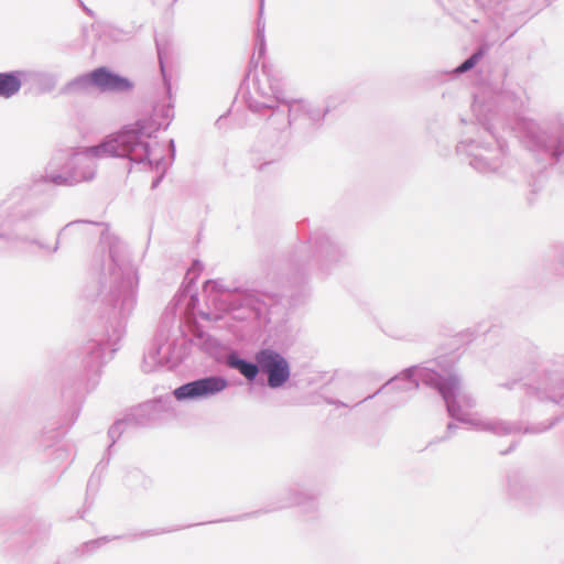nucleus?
<instances>
[{
    "label": "nucleus",
    "mask_w": 564,
    "mask_h": 564,
    "mask_svg": "<svg viewBox=\"0 0 564 564\" xmlns=\"http://www.w3.org/2000/svg\"><path fill=\"white\" fill-rule=\"evenodd\" d=\"M551 1L552 0H535L536 8L541 9V8L547 7V6H550Z\"/></svg>",
    "instance_id": "f3484780"
},
{
    "label": "nucleus",
    "mask_w": 564,
    "mask_h": 564,
    "mask_svg": "<svg viewBox=\"0 0 564 564\" xmlns=\"http://www.w3.org/2000/svg\"><path fill=\"white\" fill-rule=\"evenodd\" d=\"M518 446V442H512V444L510 445V447L503 452H501L500 454L501 455H507L509 454L510 452H512L516 447Z\"/></svg>",
    "instance_id": "a211bd4d"
},
{
    "label": "nucleus",
    "mask_w": 564,
    "mask_h": 564,
    "mask_svg": "<svg viewBox=\"0 0 564 564\" xmlns=\"http://www.w3.org/2000/svg\"><path fill=\"white\" fill-rule=\"evenodd\" d=\"M512 169L517 170V172L521 173L522 174V178L524 180V183L528 185V186H531V180L528 178L527 174L522 171L521 166L514 164L512 166Z\"/></svg>",
    "instance_id": "dca6fc26"
},
{
    "label": "nucleus",
    "mask_w": 564,
    "mask_h": 564,
    "mask_svg": "<svg viewBox=\"0 0 564 564\" xmlns=\"http://www.w3.org/2000/svg\"><path fill=\"white\" fill-rule=\"evenodd\" d=\"M508 495L520 505H530L538 497L535 487L520 471H511L508 477Z\"/></svg>",
    "instance_id": "0eeeda50"
},
{
    "label": "nucleus",
    "mask_w": 564,
    "mask_h": 564,
    "mask_svg": "<svg viewBox=\"0 0 564 564\" xmlns=\"http://www.w3.org/2000/svg\"><path fill=\"white\" fill-rule=\"evenodd\" d=\"M227 387V381L221 377H207L198 379L176 388L173 392L176 400L208 398Z\"/></svg>",
    "instance_id": "423d86ee"
},
{
    "label": "nucleus",
    "mask_w": 564,
    "mask_h": 564,
    "mask_svg": "<svg viewBox=\"0 0 564 564\" xmlns=\"http://www.w3.org/2000/svg\"><path fill=\"white\" fill-rule=\"evenodd\" d=\"M457 429H458V426H457L455 423L449 422V423L447 424V435H446V436H444V437L442 438V441H445V440L449 438V437H451V435H452V434H453Z\"/></svg>",
    "instance_id": "2eb2a0df"
},
{
    "label": "nucleus",
    "mask_w": 564,
    "mask_h": 564,
    "mask_svg": "<svg viewBox=\"0 0 564 564\" xmlns=\"http://www.w3.org/2000/svg\"><path fill=\"white\" fill-rule=\"evenodd\" d=\"M524 387L519 380H512V381H508V382H505V383H500L499 387L501 388H506V389H513L514 387Z\"/></svg>",
    "instance_id": "4468645a"
},
{
    "label": "nucleus",
    "mask_w": 564,
    "mask_h": 564,
    "mask_svg": "<svg viewBox=\"0 0 564 564\" xmlns=\"http://www.w3.org/2000/svg\"><path fill=\"white\" fill-rule=\"evenodd\" d=\"M517 126V137L528 150L543 154L554 163L560 161L564 154V123L542 130L535 122L521 119Z\"/></svg>",
    "instance_id": "20e7f679"
},
{
    "label": "nucleus",
    "mask_w": 564,
    "mask_h": 564,
    "mask_svg": "<svg viewBox=\"0 0 564 564\" xmlns=\"http://www.w3.org/2000/svg\"><path fill=\"white\" fill-rule=\"evenodd\" d=\"M556 259L564 267V243L555 247Z\"/></svg>",
    "instance_id": "ddd939ff"
},
{
    "label": "nucleus",
    "mask_w": 564,
    "mask_h": 564,
    "mask_svg": "<svg viewBox=\"0 0 564 564\" xmlns=\"http://www.w3.org/2000/svg\"><path fill=\"white\" fill-rule=\"evenodd\" d=\"M442 388L447 389V381L454 379L455 387L448 394V402L444 400L447 414L451 419L460 423L469 424L473 427L486 432H490L498 436L511 435L517 433L523 434H540L551 430L562 419V416H555L546 422L531 423L523 426L522 422H509L503 420H473L469 417L465 410H470L476 406L475 398L465 392H460V378L455 372L442 373Z\"/></svg>",
    "instance_id": "f03ea898"
},
{
    "label": "nucleus",
    "mask_w": 564,
    "mask_h": 564,
    "mask_svg": "<svg viewBox=\"0 0 564 564\" xmlns=\"http://www.w3.org/2000/svg\"><path fill=\"white\" fill-rule=\"evenodd\" d=\"M382 377L376 371H365L358 376V387L361 390L362 387H370L377 384Z\"/></svg>",
    "instance_id": "f8f14e48"
},
{
    "label": "nucleus",
    "mask_w": 564,
    "mask_h": 564,
    "mask_svg": "<svg viewBox=\"0 0 564 564\" xmlns=\"http://www.w3.org/2000/svg\"><path fill=\"white\" fill-rule=\"evenodd\" d=\"M256 360L260 368L268 373V384L271 388L281 387L289 380V364L280 354L263 349L257 354Z\"/></svg>",
    "instance_id": "39448f33"
},
{
    "label": "nucleus",
    "mask_w": 564,
    "mask_h": 564,
    "mask_svg": "<svg viewBox=\"0 0 564 564\" xmlns=\"http://www.w3.org/2000/svg\"><path fill=\"white\" fill-rule=\"evenodd\" d=\"M382 330H383L388 336H392V337H394V335H393V334L388 333L386 329H383V328H382Z\"/></svg>",
    "instance_id": "aec40b11"
},
{
    "label": "nucleus",
    "mask_w": 564,
    "mask_h": 564,
    "mask_svg": "<svg viewBox=\"0 0 564 564\" xmlns=\"http://www.w3.org/2000/svg\"><path fill=\"white\" fill-rule=\"evenodd\" d=\"M21 79L14 73H0V97L10 98L21 88Z\"/></svg>",
    "instance_id": "1a4fd4ad"
},
{
    "label": "nucleus",
    "mask_w": 564,
    "mask_h": 564,
    "mask_svg": "<svg viewBox=\"0 0 564 564\" xmlns=\"http://www.w3.org/2000/svg\"><path fill=\"white\" fill-rule=\"evenodd\" d=\"M228 365L240 371L247 379L252 380L259 372V368L254 364L247 362L242 359H239L235 356H230L228 358Z\"/></svg>",
    "instance_id": "9b49d317"
},
{
    "label": "nucleus",
    "mask_w": 564,
    "mask_h": 564,
    "mask_svg": "<svg viewBox=\"0 0 564 564\" xmlns=\"http://www.w3.org/2000/svg\"><path fill=\"white\" fill-rule=\"evenodd\" d=\"M485 110L491 112V105H486L481 96L475 95L473 111L481 127L490 134L492 142L466 139L457 143L456 151L458 154L468 155L469 165L479 173L499 174L514 183H521L520 178L510 173V162H505L506 142L496 135L492 117L487 116Z\"/></svg>",
    "instance_id": "f257e3e1"
},
{
    "label": "nucleus",
    "mask_w": 564,
    "mask_h": 564,
    "mask_svg": "<svg viewBox=\"0 0 564 564\" xmlns=\"http://www.w3.org/2000/svg\"><path fill=\"white\" fill-rule=\"evenodd\" d=\"M487 52V47L485 45L478 46L470 56H468L464 62H462L458 66H456L452 73L454 76H459L470 69H473L480 59L485 56Z\"/></svg>",
    "instance_id": "9d476101"
},
{
    "label": "nucleus",
    "mask_w": 564,
    "mask_h": 564,
    "mask_svg": "<svg viewBox=\"0 0 564 564\" xmlns=\"http://www.w3.org/2000/svg\"><path fill=\"white\" fill-rule=\"evenodd\" d=\"M89 78L94 85L106 90L123 91L132 87V84L129 79L112 74L104 67L97 68L94 72H91Z\"/></svg>",
    "instance_id": "6e6552de"
},
{
    "label": "nucleus",
    "mask_w": 564,
    "mask_h": 564,
    "mask_svg": "<svg viewBox=\"0 0 564 564\" xmlns=\"http://www.w3.org/2000/svg\"><path fill=\"white\" fill-rule=\"evenodd\" d=\"M535 193H536V191H535V189H532V191H531V195H530V196H528V198H527V199H528V204H529V205H532V204H533V202H534L533 196L535 195Z\"/></svg>",
    "instance_id": "6ab92c4d"
},
{
    "label": "nucleus",
    "mask_w": 564,
    "mask_h": 564,
    "mask_svg": "<svg viewBox=\"0 0 564 564\" xmlns=\"http://www.w3.org/2000/svg\"><path fill=\"white\" fill-rule=\"evenodd\" d=\"M431 365H435V362H431ZM421 381L425 386L435 389L442 399L448 402L447 398L449 392H452L451 390L455 387V380L452 379L447 381L448 388L444 390V388H442V382H444L442 379V372L437 371L434 366L413 365L388 379L371 393L364 395L358 402H355V406L375 398L383 391H393L398 393L415 391L420 388Z\"/></svg>",
    "instance_id": "7ed1b4c3"
}]
</instances>
